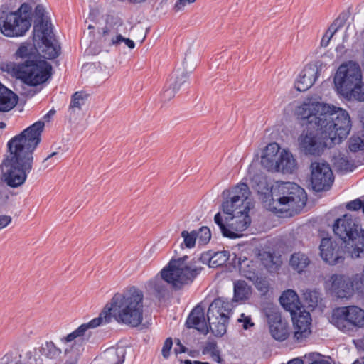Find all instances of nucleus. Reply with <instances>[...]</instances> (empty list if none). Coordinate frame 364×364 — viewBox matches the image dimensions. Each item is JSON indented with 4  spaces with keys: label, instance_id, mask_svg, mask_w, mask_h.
I'll return each mask as SVG.
<instances>
[{
    "label": "nucleus",
    "instance_id": "f257e3e1",
    "mask_svg": "<svg viewBox=\"0 0 364 364\" xmlns=\"http://www.w3.org/2000/svg\"><path fill=\"white\" fill-rule=\"evenodd\" d=\"M296 114L305 127L298 138L299 148L306 155L340 144L351 129L348 112L333 105L308 100L296 108Z\"/></svg>",
    "mask_w": 364,
    "mask_h": 364
},
{
    "label": "nucleus",
    "instance_id": "f03ea898",
    "mask_svg": "<svg viewBox=\"0 0 364 364\" xmlns=\"http://www.w3.org/2000/svg\"><path fill=\"white\" fill-rule=\"evenodd\" d=\"M45 124L38 121L12 137L7 143L9 154L2 162L4 182L11 188L22 186L33 168V151L41 141Z\"/></svg>",
    "mask_w": 364,
    "mask_h": 364
},
{
    "label": "nucleus",
    "instance_id": "7ed1b4c3",
    "mask_svg": "<svg viewBox=\"0 0 364 364\" xmlns=\"http://www.w3.org/2000/svg\"><path fill=\"white\" fill-rule=\"evenodd\" d=\"M143 292L135 287H131L123 293H116L98 317L87 323L80 325L77 329L63 338V342L87 335L88 330L102 324L108 323L113 317L118 323L132 327L139 326L143 320Z\"/></svg>",
    "mask_w": 364,
    "mask_h": 364
},
{
    "label": "nucleus",
    "instance_id": "20e7f679",
    "mask_svg": "<svg viewBox=\"0 0 364 364\" xmlns=\"http://www.w3.org/2000/svg\"><path fill=\"white\" fill-rule=\"evenodd\" d=\"M188 256L171 259L168 266L161 272V277H155L148 283L150 291L158 297L163 296L166 291L164 282L171 284L175 289L191 283L200 274L202 267L188 260Z\"/></svg>",
    "mask_w": 364,
    "mask_h": 364
},
{
    "label": "nucleus",
    "instance_id": "39448f33",
    "mask_svg": "<svg viewBox=\"0 0 364 364\" xmlns=\"http://www.w3.org/2000/svg\"><path fill=\"white\" fill-rule=\"evenodd\" d=\"M271 198L264 201L265 207L274 213H285L292 216L305 206L307 195L304 188L291 182H282L271 188Z\"/></svg>",
    "mask_w": 364,
    "mask_h": 364
},
{
    "label": "nucleus",
    "instance_id": "423d86ee",
    "mask_svg": "<svg viewBox=\"0 0 364 364\" xmlns=\"http://www.w3.org/2000/svg\"><path fill=\"white\" fill-rule=\"evenodd\" d=\"M333 83L338 93L346 99L364 102V83L358 63H342L334 75Z\"/></svg>",
    "mask_w": 364,
    "mask_h": 364
},
{
    "label": "nucleus",
    "instance_id": "0eeeda50",
    "mask_svg": "<svg viewBox=\"0 0 364 364\" xmlns=\"http://www.w3.org/2000/svg\"><path fill=\"white\" fill-rule=\"evenodd\" d=\"M333 231L344 244L348 257L355 259L364 256V231L351 215L345 214L336 219Z\"/></svg>",
    "mask_w": 364,
    "mask_h": 364
},
{
    "label": "nucleus",
    "instance_id": "6e6552de",
    "mask_svg": "<svg viewBox=\"0 0 364 364\" xmlns=\"http://www.w3.org/2000/svg\"><path fill=\"white\" fill-rule=\"evenodd\" d=\"M32 7L28 3H23L14 11L0 15V30L6 36H21L31 26Z\"/></svg>",
    "mask_w": 364,
    "mask_h": 364
},
{
    "label": "nucleus",
    "instance_id": "1a4fd4ad",
    "mask_svg": "<svg viewBox=\"0 0 364 364\" xmlns=\"http://www.w3.org/2000/svg\"><path fill=\"white\" fill-rule=\"evenodd\" d=\"M231 310L232 304L220 298L215 299L209 306L208 321L210 331L215 336L221 337L226 333Z\"/></svg>",
    "mask_w": 364,
    "mask_h": 364
},
{
    "label": "nucleus",
    "instance_id": "9d476101",
    "mask_svg": "<svg viewBox=\"0 0 364 364\" xmlns=\"http://www.w3.org/2000/svg\"><path fill=\"white\" fill-rule=\"evenodd\" d=\"M331 322L343 332L364 326V310L356 306H343L333 311Z\"/></svg>",
    "mask_w": 364,
    "mask_h": 364
},
{
    "label": "nucleus",
    "instance_id": "9b49d317",
    "mask_svg": "<svg viewBox=\"0 0 364 364\" xmlns=\"http://www.w3.org/2000/svg\"><path fill=\"white\" fill-rule=\"evenodd\" d=\"M52 66L46 60H26L22 63L21 78L24 83L37 86L51 77Z\"/></svg>",
    "mask_w": 364,
    "mask_h": 364
},
{
    "label": "nucleus",
    "instance_id": "f8f14e48",
    "mask_svg": "<svg viewBox=\"0 0 364 364\" xmlns=\"http://www.w3.org/2000/svg\"><path fill=\"white\" fill-rule=\"evenodd\" d=\"M33 34L43 44L41 53L44 58L53 60L59 56L60 46L54 38L52 28L41 22L33 26Z\"/></svg>",
    "mask_w": 364,
    "mask_h": 364
},
{
    "label": "nucleus",
    "instance_id": "ddd939ff",
    "mask_svg": "<svg viewBox=\"0 0 364 364\" xmlns=\"http://www.w3.org/2000/svg\"><path fill=\"white\" fill-rule=\"evenodd\" d=\"M311 183L315 191L328 190L334 178L329 164L323 161H314L311 164Z\"/></svg>",
    "mask_w": 364,
    "mask_h": 364
},
{
    "label": "nucleus",
    "instance_id": "4468645a",
    "mask_svg": "<svg viewBox=\"0 0 364 364\" xmlns=\"http://www.w3.org/2000/svg\"><path fill=\"white\" fill-rule=\"evenodd\" d=\"M319 249L321 258L331 265L342 262L345 256H348L341 241L337 242L328 237L321 240Z\"/></svg>",
    "mask_w": 364,
    "mask_h": 364
},
{
    "label": "nucleus",
    "instance_id": "2eb2a0df",
    "mask_svg": "<svg viewBox=\"0 0 364 364\" xmlns=\"http://www.w3.org/2000/svg\"><path fill=\"white\" fill-rule=\"evenodd\" d=\"M331 291L338 298H348L353 295L354 291L363 293V289L359 288L356 284L359 282L357 279V274L351 278L345 275L334 274L331 277Z\"/></svg>",
    "mask_w": 364,
    "mask_h": 364
},
{
    "label": "nucleus",
    "instance_id": "dca6fc26",
    "mask_svg": "<svg viewBox=\"0 0 364 364\" xmlns=\"http://www.w3.org/2000/svg\"><path fill=\"white\" fill-rule=\"evenodd\" d=\"M125 29V26L122 23H120L116 27L113 26L106 28L102 33L104 43L109 46H118L122 43H124L129 48L133 49L135 47L134 42L129 38L124 37L122 35Z\"/></svg>",
    "mask_w": 364,
    "mask_h": 364
},
{
    "label": "nucleus",
    "instance_id": "f3484780",
    "mask_svg": "<svg viewBox=\"0 0 364 364\" xmlns=\"http://www.w3.org/2000/svg\"><path fill=\"white\" fill-rule=\"evenodd\" d=\"M267 320L269 332L275 340L283 341L288 338L289 335L288 323L279 312L267 314Z\"/></svg>",
    "mask_w": 364,
    "mask_h": 364
},
{
    "label": "nucleus",
    "instance_id": "a211bd4d",
    "mask_svg": "<svg viewBox=\"0 0 364 364\" xmlns=\"http://www.w3.org/2000/svg\"><path fill=\"white\" fill-rule=\"evenodd\" d=\"M298 316L292 315V320L294 326V338L298 341H301L311 334V315L309 312L300 311Z\"/></svg>",
    "mask_w": 364,
    "mask_h": 364
},
{
    "label": "nucleus",
    "instance_id": "6ab92c4d",
    "mask_svg": "<svg viewBox=\"0 0 364 364\" xmlns=\"http://www.w3.org/2000/svg\"><path fill=\"white\" fill-rule=\"evenodd\" d=\"M318 75V68L316 65H306L297 77L295 83L296 90L299 92L309 90L314 84Z\"/></svg>",
    "mask_w": 364,
    "mask_h": 364
},
{
    "label": "nucleus",
    "instance_id": "aec40b11",
    "mask_svg": "<svg viewBox=\"0 0 364 364\" xmlns=\"http://www.w3.org/2000/svg\"><path fill=\"white\" fill-rule=\"evenodd\" d=\"M248 212L249 208L245 206L242 210L237 211V214L240 215H232L225 218L227 221L231 220V223H228V228L238 236L237 238L242 235L241 232L245 230L251 223Z\"/></svg>",
    "mask_w": 364,
    "mask_h": 364
},
{
    "label": "nucleus",
    "instance_id": "412c9836",
    "mask_svg": "<svg viewBox=\"0 0 364 364\" xmlns=\"http://www.w3.org/2000/svg\"><path fill=\"white\" fill-rule=\"evenodd\" d=\"M90 336V331L88 330V331L87 332V335L79 336L70 342H63V338H64L65 337L60 338L61 342L63 343L64 344H68L70 343H72L70 346H68L65 348V354L66 355H70V356L71 357V360H67L65 364H77L78 358L84 350V348L82 346V342L84 341V338L85 337L88 338Z\"/></svg>",
    "mask_w": 364,
    "mask_h": 364
},
{
    "label": "nucleus",
    "instance_id": "4be33fe9",
    "mask_svg": "<svg viewBox=\"0 0 364 364\" xmlns=\"http://www.w3.org/2000/svg\"><path fill=\"white\" fill-rule=\"evenodd\" d=\"M188 328H195L199 332L206 334L208 328L205 319L204 311L200 306H196L190 313L186 321Z\"/></svg>",
    "mask_w": 364,
    "mask_h": 364
},
{
    "label": "nucleus",
    "instance_id": "5701e85b",
    "mask_svg": "<svg viewBox=\"0 0 364 364\" xmlns=\"http://www.w3.org/2000/svg\"><path fill=\"white\" fill-rule=\"evenodd\" d=\"M280 146L277 143L269 144L263 151L261 164L269 171L274 172Z\"/></svg>",
    "mask_w": 364,
    "mask_h": 364
},
{
    "label": "nucleus",
    "instance_id": "b1692460",
    "mask_svg": "<svg viewBox=\"0 0 364 364\" xmlns=\"http://www.w3.org/2000/svg\"><path fill=\"white\" fill-rule=\"evenodd\" d=\"M297 168V163L293 154L288 150L283 149L277 158L274 172L292 173Z\"/></svg>",
    "mask_w": 364,
    "mask_h": 364
},
{
    "label": "nucleus",
    "instance_id": "393cba45",
    "mask_svg": "<svg viewBox=\"0 0 364 364\" xmlns=\"http://www.w3.org/2000/svg\"><path fill=\"white\" fill-rule=\"evenodd\" d=\"M281 305L291 315L297 314L301 309V303L296 292L291 289L284 291L279 298Z\"/></svg>",
    "mask_w": 364,
    "mask_h": 364
},
{
    "label": "nucleus",
    "instance_id": "a878e982",
    "mask_svg": "<svg viewBox=\"0 0 364 364\" xmlns=\"http://www.w3.org/2000/svg\"><path fill=\"white\" fill-rule=\"evenodd\" d=\"M230 252L227 250L218 252H208L201 255L200 259L203 263H208L212 268H216L225 264L229 259Z\"/></svg>",
    "mask_w": 364,
    "mask_h": 364
},
{
    "label": "nucleus",
    "instance_id": "bb28decb",
    "mask_svg": "<svg viewBox=\"0 0 364 364\" xmlns=\"http://www.w3.org/2000/svg\"><path fill=\"white\" fill-rule=\"evenodd\" d=\"M125 355L124 347H112L105 350L100 358L105 364H123Z\"/></svg>",
    "mask_w": 364,
    "mask_h": 364
},
{
    "label": "nucleus",
    "instance_id": "cd10ccee",
    "mask_svg": "<svg viewBox=\"0 0 364 364\" xmlns=\"http://www.w3.org/2000/svg\"><path fill=\"white\" fill-rule=\"evenodd\" d=\"M16 103V95L4 85H0V112H9Z\"/></svg>",
    "mask_w": 364,
    "mask_h": 364
},
{
    "label": "nucleus",
    "instance_id": "c85d7f7f",
    "mask_svg": "<svg viewBox=\"0 0 364 364\" xmlns=\"http://www.w3.org/2000/svg\"><path fill=\"white\" fill-rule=\"evenodd\" d=\"M310 263L311 261L309 257L306 254L301 252L292 254L289 260L290 266L298 273L304 272Z\"/></svg>",
    "mask_w": 364,
    "mask_h": 364
},
{
    "label": "nucleus",
    "instance_id": "c756f323",
    "mask_svg": "<svg viewBox=\"0 0 364 364\" xmlns=\"http://www.w3.org/2000/svg\"><path fill=\"white\" fill-rule=\"evenodd\" d=\"M252 187L257 191L259 194L263 196L262 200L271 198V189L267 182V179L261 175H255L252 178Z\"/></svg>",
    "mask_w": 364,
    "mask_h": 364
},
{
    "label": "nucleus",
    "instance_id": "7c9ffc66",
    "mask_svg": "<svg viewBox=\"0 0 364 364\" xmlns=\"http://www.w3.org/2000/svg\"><path fill=\"white\" fill-rule=\"evenodd\" d=\"M251 293V287L245 281L239 280L234 283L233 300L235 301H242L247 299Z\"/></svg>",
    "mask_w": 364,
    "mask_h": 364
},
{
    "label": "nucleus",
    "instance_id": "2f4dec72",
    "mask_svg": "<svg viewBox=\"0 0 364 364\" xmlns=\"http://www.w3.org/2000/svg\"><path fill=\"white\" fill-rule=\"evenodd\" d=\"M240 274L250 281H256L258 279L256 268L252 260L245 259L239 262Z\"/></svg>",
    "mask_w": 364,
    "mask_h": 364
},
{
    "label": "nucleus",
    "instance_id": "473e14b6",
    "mask_svg": "<svg viewBox=\"0 0 364 364\" xmlns=\"http://www.w3.org/2000/svg\"><path fill=\"white\" fill-rule=\"evenodd\" d=\"M250 189L245 183H240L235 186L231 191L225 190L223 195L226 196L238 197L240 201L245 202L249 197Z\"/></svg>",
    "mask_w": 364,
    "mask_h": 364
},
{
    "label": "nucleus",
    "instance_id": "72a5a7b5",
    "mask_svg": "<svg viewBox=\"0 0 364 364\" xmlns=\"http://www.w3.org/2000/svg\"><path fill=\"white\" fill-rule=\"evenodd\" d=\"M40 353L48 359H57L62 353V350L53 341H46L39 349Z\"/></svg>",
    "mask_w": 364,
    "mask_h": 364
},
{
    "label": "nucleus",
    "instance_id": "f704fd0d",
    "mask_svg": "<svg viewBox=\"0 0 364 364\" xmlns=\"http://www.w3.org/2000/svg\"><path fill=\"white\" fill-rule=\"evenodd\" d=\"M230 199H227L222 204V210L224 213L229 216L232 215L235 212H237L238 209L243 205V201H240L238 197L228 196Z\"/></svg>",
    "mask_w": 364,
    "mask_h": 364
},
{
    "label": "nucleus",
    "instance_id": "c9c22d12",
    "mask_svg": "<svg viewBox=\"0 0 364 364\" xmlns=\"http://www.w3.org/2000/svg\"><path fill=\"white\" fill-rule=\"evenodd\" d=\"M21 63H16L14 62H1L0 63V70L2 72H5L10 75L12 77H14L17 79L21 78Z\"/></svg>",
    "mask_w": 364,
    "mask_h": 364
},
{
    "label": "nucleus",
    "instance_id": "e433bc0d",
    "mask_svg": "<svg viewBox=\"0 0 364 364\" xmlns=\"http://www.w3.org/2000/svg\"><path fill=\"white\" fill-rule=\"evenodd\" d=\"M87 95L82 92H75L71 97L69 109L73 111L80 110L82 105H85Z\"/></svg>",
    "mask_w": 364,
    "mask_h": 364
},
{
    "label": "nucleus",
    "instance_id": "4c0bfd02",
    "mask_svg": "<svg viewBox=\"0 0 364 364\" xmlns=\"http://www.w3.org/2000/svg\"><path fill=\"white\" fill-rule=\"evenodd\" d=\"M214 221L215 223L219 227L224 237L230 239H236L238 237L236 234L233 233L232 231H230V228H228V224L225 225L220 213L215 214L214 217Z\"/></svg>",
    "mask_w": 364,
    "mask_h": 364
},
{
    "label": "nucleus",
    "instance_id": "58836bf2",
    "mask_svg": "<svg viewBox=\"0 0 364 364\" xmlns=\"http://www.w3.org/2000/svg\"><path fill=\"white\" fill-rule=\"evenodd\" d=\"M181 235L183 238V242L181 245H184L186 248L189 249L195 247L197 240L196 230H192L191 232L183 230L181 232Z\"/></svg>",
    "mask_w": 364,
    "mask_h": 364
},
{
    "label": "nucleus",
    "instance_id": "ea45409f",
    "mask_svg": "<svg viewBox=\"0 0 364 364\" xmlns=\"http://www.w3.org/2000/svg\"><path fill=\"white\" fill-rule=\"evenodd\" d=\"M197 240L200 245H204L209 242L211 238V232L207 226H203L196 230Z\"/></svg>",
    "mask_w": 364,
    "mask_h": 364
},
{
    "label": "nucleus",
    "instance_id": "a19ab883",
    "mask_svg": "<svg viewBox=\"0 0 364 364\" xmlns=\"http://www.w3.org/2000/svg\"><path fill=\"white\" fill-rule=\"evenodd\" d=\"M304 296L309 306L314 307L317 306L319 300V295L318 291L307 290L304 293Z\"/></svg>",
    "mask_w": 364,
    "mask_h": 364
},
{
    "label": "nucleus",
    "instance_id": "79ce46f5",
    "mask_svg": "<svg viewBox=\"0 0 364 364\" xmlns=\"http://www.w3.org/2000/svg\"><path fill=\"white\" fill-rule=\"evenodd\" d=\"M35 17L36 19L35 20V25H37L38 23H41V22L43 23H46L48 25V28H52L51 27V23L48 21H45L43 19L44 14H45V9L42 5H37L35 8L34 11Z\"/></svg>",
    "mask_w": 364,
    "mask_h": 364
},
{
    "label": "nucleus",
    "instance_id": "37998d69",
    "mask_svg": "<svg viewBox=\"0 0 364 364\" xmlns=\"http://www.w3.org/2000/svg\"><path fill=\"white\" fill-rule=\"evenodd\" d=\"M348 148L353 152L363 150L364 149V140L360 137L353 136L350 139Z\"/></svg>",
    "mask_w": 364,
    "mask_h": 364
},
{
    "label": "nucleus",
    "instance_id": "c03bdc74",
    "mask_svg": "<svg viewBox=\"0 0 364 364\" xmlns=\"http://www.w3.org/2000/svg\"><path fill=\"white\" fill-rule=\"evenodd\" d=\"M177 83L178 81H176L174 85L170 83L169 87L164 90L161 97L164 101L170 100L175 96L176 92L178 90Z\"/></svg>",
    "mask_w": 364,
    "mask_h": 364
},
{
    "label": "nucleus",
    "instance_id": "a18cd8bd",
    "mask_svg": "<svg viewBox=\"0 0 364 364\" xmlns=\"http://www.w3.org/2000/svg\"><path fill=\"white\" fill-rule=\"evenodd\" d=\"M346 22V18L344 16H339L330 26L326 33L328 34H332V37L337 32L338 29L342 28Z\"/></svg>",
    "mask_w": 364,
    "mask_h": 364
},
{
    "label": "nucleus",
    "instance_id": "49530a36",
    "mask_svg": "<svg viewBox=\"0 0 364 364\" xmlns=\"http://www.w3.org/2000/svg\"><path fill=\"white\" fill-rule=\"evenodd\" d=\"M346 22V18L344 16H339L330 26L326 33L328 34H332V37L337 32L338 29L342 28Z\"/></svg>",
    "mask_w": 364,
    "mask_h": 364
},
{
    "label": "nucleus",
    "instance_id": "de8ad7c7",
    "mask_svg": "<svg viewBox=\"0 0 364 364\" xmlns=\"http://www.w3.org/2000/svg\"><path fill=\"white\" fill-rule=\"evenodd\" d=\"M336 164L337 167L341 171L348 172L353 171V164L347 158H341L338 159Z\"/></svg>",
    "mask_w": 364,
    "mask_h": 364
},
{
    "label": "nucleus",
    "instance_id": "09e8293b",
    "mask_svg": "<svg viewBox=\"0 0 364 364\" xmlns=\"http://www.w3.org/2000/svg\"><path fill=\"white\" fill-rule=\"evenodd\" d=\"M237 322L242 323V326L245 330L249 329L254 326L250 316H246L244 313L241 314Z\"/></svg>",
    "mask_w": 364,
    "mask_h": 364
},
{
    "label": "nucleus",
    "instance_id": "8fccbe9b",
    "mask_svg": "<svg viewBox=\"0 0 364 364\" xmlns=\"http://www.w3.org/2000/svg\"><path fill=\"white\" fill-rule=\"evenodd\" d=\"M363 207L364 201L363 202L359 198L350 201L346 204V208L350 210H358L360 208L363 210Z\"/></svg>",
    "mask_w": 364,
    "mask_h": 364
},
{
    "label": "nucleus",
    "instance_id": "3c124183",
    "mask_svg": "<svg viewBox=\"0 0 364 364\" xmlns=\"http://www.w3.org/2000/svg\"><path fill=\"white\" fill-rule=\"evenodd\" d=\"M173 346V341L171 338H168L166 339V341L164 343L161 353L164 358H168L170 355V350Z\"/></svg>",
    "mask_w": 364,
    "mask_h": 364
},
{
    "label": "nucleus",
    "instance_id": "603ef678",
    "mask_svg": "<svg viewBox=\"0 0 364 364\" xmlns=\"http://www.w3.org/2000/svg\"><path fill=\"white\" fill-rule=\"evenodd\" d=\"M9 198V191L5 186L0 185V206L6 204Z\"/></svg>",
    "mask_w": 364,
    "mask_h": 364
},
{
    "label": "nucleus",
    "instance_id": "864d4df0",
    "mask_svg": "<svg viewBox=\"0 0 364 364\" xmlns=\"http://www.w3.org/2000/svg\"><path fill=\"white\" fill-rule=\"evenodd\" d=\"M58 154L57 152H53L50 155H48L42 162V166L41 168L43 169H46L48 168L50 165L55 163L54 158L56 159V161L59 160V158H56Z\"/></svg>",
    "mask_w": 364,
    "mask_h": 364
},
{
    "label": "nucleus",
    "instance_id": "5fc2aeb1",
    "mask_svg": "<svg viewBox=\"0 0 364 364\" xmlns=\"http://www.w3.org/2000/svg\"><path fill=\"white\" fill-rule=\"evenodd\" d=\"M188 79V73L186 72H181V74L176 76L174 80L171 82V84H175L176 81H178L177 86H178V90L180 89L181 86L185 83L187 80Z\"/></svg>",
    "mask_w": 364,
    "mask_h": 364
},
{
    "label": "nucleus",
    "instance_id": "6e6d98bb",
    "mask_svg": "<svg viewBox=\"0 0 364 364\" xmlns=\"http://www.w3.org/2000/svg\"><path fill=\"white\" fill-rule=\"evenodd\" d=\"M218 349L216 342L208 341L205 343L203 349V353H209L210 355L217 351Z\"/></svg>",
    "mask_w": 364,
    "mask_h": 364
},
{
    "label": "nucleus",
    "instance_id": "4d7b16f0",
    "mask_svg": "<svg viewBox=\"0 0 364 364\" xmlns=\"http://www.w3.org/2000/svg\"><path fill=\"white\" fill-rule=\"evenodd\" d=\"M11 221V218L9 215H0V230L6 227Z\"/></svg>",
    "mask_w": 364,
    "mask_h": 364
},
{
    "label": "nucleus",
    "instance_id": "13d9d810",
    "mask_svg": "<svg viewBox=\"0 0 364 364\" xmlns=\"http://www.w3.org/2000/svg\"><path fill=\"white\" fill-rule=\"evenodd\" d=\"M16 55L21 58L27 57L29 54V50L26 46H21L16 53Z\"/></svg>",
    "mask_w": 364,
    "mask_h": 364
},
{
    "label": "nucleus",
    "instance_id": "bf43d9fd",
    "mask_svg": "<svg viewBox=\"0 0 364 364\" xmlns=\"http://www.w3.org/2000/svg\"><path fill=\"white\" fill-rule=\"evenodd\" d=\"M0 364H21V361L16 358H11L9 356H4L1 359Z\"/></svg>",
    "mask_w": 364,
    "mask_h": 364
},
{
    "label": "nucleus",
    "instance_id": "052dcab7",
    "mask_svg": "<svg viewBox=\"0 0 364 364\" xmlns=\"http://www.w3.org/2000/svg\"><path fill=\"white\" fill-rule=\"evenodd\" d=\"M212 359L220 364H225V360L220 357V351L218 350L213 353L210 354Z\"/></svg>",
    "mask_w": 364,
    "mask_h": 364
},
{
    "label": "nucleus",
    "instance_id": "680f3d73",
    "mask_svg": "<svg viewBox=\"0 0 364 364\" xmlns=\"http://www.w3.org/2000/svg\"><path fill=\"white\" fill-rule=\"evenodd\" d=\"M332 38V34H328V33H326L323 36L321 41V46L322 47H327L329 44V42L331 39Z\"/></svg>",
    "mask_w": 364,
    "mask_h": 364
},
{
    "label": "nucleus",
    "instance_id": "e2e57ef3",
    "mask_svg": "<svg viewBox=\"0 0 364 364\" xmlns=\"http://www.w3.org/2000/svg\"><path fill=\"white\" fill-rule=\"evenodd\" d=\"M187 3H189V0H177L174 7L176 11H180L183 9Z\"/></svg>",
    "mask_w": 364,
    "mask_h": 364
},
{
    "label": "nucleus",
    "instance_id": "0e129e2a",
    "mask_svg": "<svg viewBox=\"0 0 364 364\" xmlns=\"http://www.w3.org/2000/svg\"><path fill=\"white\" fill-rule=\"evenodd\" d=\"M287 364H304V362L300 358H295L289 361Z\"/></svg>",
    "mask_w": 364,
    "mask_h": 364
},
{
    "label": "nucleus",
    "instance_id": "69168bd1",
    "mask_svg": "<svg viewBox=\"0 0 364 364\" xmlns=\"http://www.w3.org/2000/svg\"><path fill=\"white\" fill-rule=\"evenodd\" d=\"M311 364H331L328 360H317L311 363Z\"/></svg>",
    "mask_w": 364,
    "mask_h": 364
},
{
    "label": "nucleus",
    "instance_id": "338daca9",
    "mask_svg": "<svg viewBox=\"0 0 364 364\" xmlns=\"http://www.w3.org/2000/svg\"><path fill=\"white\" fill-rule=\"evenodd\" d=\"M55 111L54 110H50L45 116H44V119H48V118H50L51 116H53L54 114H55Z\"/></svg>",
    "mask_w": 364,
    "mask_h": 364
},
{
    "label": "nucleus",
    "instance_id": "774afa93",
    "mask_svg": "<svg viewBox=\"0 0 364 364\" xmlns=\"http://www.w3.org/2000/svg\"><path fill=\"white\" fill-rule=\"evenodd\" d=\"M91 364H105L102 358L95 359Z\"/></svg>",
    "mask_w": 364,
    "mask_h": 364
}]
</instances>
